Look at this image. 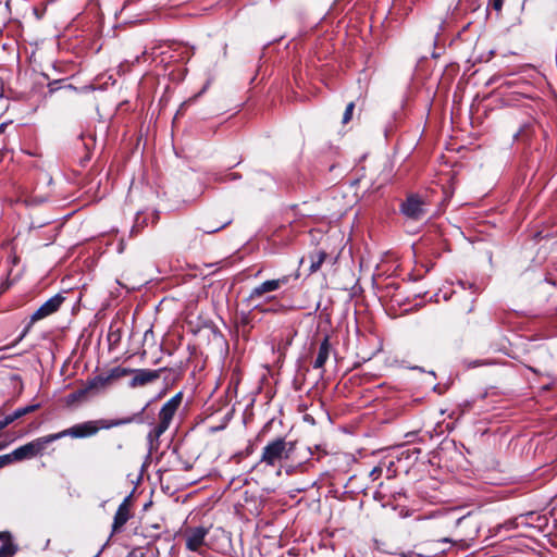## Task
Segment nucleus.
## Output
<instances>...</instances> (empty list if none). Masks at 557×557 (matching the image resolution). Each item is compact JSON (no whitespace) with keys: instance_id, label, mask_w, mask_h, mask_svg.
<instances>
[{"instance_id":"obj_11","label":"nucleus","mask_w":557,"mask_h":557,"mask_svg":"<svg viewBox=\"0 0 557 557\" xmlns=\"http://www.w3.org/2000/svg\"><path fill=\"white\" fill-rule=\"evenodd\" d=\"M39 408V405H29L24 408H20L15 410L12 414L7 416L3 420L0 421V431L7 428L10 423L13 421L24 417L25 414H28L30 412H34Z\"/></svg>"},{"instance_id":"obj_10","label":"nucleus","mask_w":557,"mask_h":557,"mask_svg":"<svg viewBox=\"0 0 557 557\" xmlns=\"http://www.w3.org/2000/svg\"><path fill=\"white\" fill-rule=\"evenodd\" d=\"M129 517V499L125 498L115 512L113 521V531H117L119 529H121L127 522Z\"/></svg>"},{"instance_id":"obj_6","label":"nucleus","mask_w":557,"mask_h":557,"mask_svg":"<svg viewBox=\"0 0 557 557\" xmlns=\"http://www.w3.org/2000/svg\"><path fill=\"white\" fill-rule=\"evenodd\" d=\"M404 214L412 220H420L426 213L424 201L418 196H410L401 206Z\"/></svg>"},{"instance_id":"obj_20","label":"nucleus","mask_w":557,"mask_h":557,"mask_svg":"<svg viewBox=\"0 0 557 557\" xmlns=\"http://www.w3.org/2000/svg\"><path fill=\"white\" fill-rule=\"evenodd\" d=\"M230 222H231V221H230V220H227V221H225L221 226L215 227V228H212V230H208L207 232H208V233L215 232V231H218V230H220V228L224 227L225 225H227Z\"/></svg>"},{"instance_id":"obj_21","label":"nucleus","mask_w":557,"mask_h":557,"mask_svg":"<svg viewBox=\"0 0 557 557\" xmlns=\"http://www.w3.org/2000/svg\"><path fill=\"white\" fill-rule=\"evenodd\" d=\"M28 329H29V326L24 331V333H23V334H21V336H20V338L17 339V342H18V341H21V339L24 337V335L26 334V332L28 331Z\"/></svg>"},{"instance_id":"obj_14","label":"nucleus","mask_w":557,"mask_h":557,"mask_svg":"<svg viewBox=\"0 0 557 557\" xmlns=\"http://www.w3.org/2000/svg\"><path fill=\"white\" fill-rule=\"evenodd\" d=\"M325 257H326V253L324 251H321V250L315 251V252H313V253H311L309 256V258H310V272L311 273L317 272L321 268L322 263L325 260Z\"/></svg>"},{"instance_id":"obj_17","label":"nucleus","mask_w":557,"mask_h":557,"mask_svg":"<svg viewBox=\"0 0 557 557\" xmlns=\"http://www.w3.org/2000/svg\"><path fill=\"white\" fill-rule=\"evenodd\" d=\"M354 109H355V103L354 102H349L346 107V110L344 112V115H343V124H347L351 117H352V113H354Z\"/></svg>"},{"instance_id":"obj_4","label":"nucleus","mask_w":557,"mask_h":557,"mask_svg":"<svg viewBox=\"0 0 557 557\" xmlns=\"http://www.w3.org/2000/svg\"><path fill=\"white\" fill-rule=\"evenodd\" d=\"M182 401L181 394L175 395L171 399H169L161 408L159 412V423L154 428L153 434L154 437H160L170 426L172 419L177 411Z\"/></svg>"},{"instance_id":"obj_7","label":"nucleus","mask_w":557,"mask_h":557,"mask_svg":"<svg viewBox=\"0 0 557 557\" xmlns=\"http://www.w3.org/2000/svg\"><path fill=\"white\" fill-rule=\"evenodd\" d=\"M64 298L55 295L42 304L30 317V325L57 312L62 305Z\"/></svg>"},{"instance_id":"obj_18","label":"nucleus","mask_w":557,"mask_h":557,"mask_svg":"<svg viewBox=\"0 0 557 557\" xmlns=\"http://www.w3.org/2000/svg\"><path fill=\"white\" fill-rule=\"evenodd\" d=\"M9 465H11V463H10V458L7 456V454L0 456V469L7 467Z\"/></svg>"},{"instance_id":"obj_23","label":"nucleus","mask_w":557,"mask_h":557,"mask_svg":"<svg viewBox=\"0 0 557 557\" xmlns=\"http://www.w3.org/2000/svg\"><path fill=\"white\" fill-rule=\"evenodd\" d=\"M2 537V534L0 533V539Z\"/></svg>"},{"instance_id":"obj_15","label":"nucleus","mask_w":557,"mask_h":557,"mask_svg":"<svg viewBox=\"0 0 557 557\" xmlns=\"http://www.w3.org/2000/svg\"><path fill=\"white\" fill-rule=\"evenodd\" d=\"M86 394H87V389L84 388V389H78L74 393H71L69 396H67V403L69 404H73V403H76V401H79L82 399H84L86 397Z\"/></svg>"},{"instance_id":"obj_2","label":"nucleus","mask_w":557,"mask_h":557,"mask_svg":"<svg viewBox=\"0 0 557 557\" xmlns=\"http://www.w3.org/2000/svg\"><path fill=\"white\" fill-rule=\"evenodd\" d=\"M54 441H57L54 437V433L37 437L32 442H28L25 445L17 447L10 454H7V456L10 458V463L32 459L34 457L42 455L44 451L47 449L48 445L53 443Z\"/></svg>"},{"instance_id":"obj_1","label":"nucleus","mask_w":557,"mask_h":557,"mask_svg":"<svg viewBox=\"0 0 557 557\" xmlns=\"http://www.w3.org/2000/svg\"><path fill=\"white\" fill-rule=\"evenodd\" d=\"M135 420V417H126L121 419H99L90 420L79 424H75L61 432L54 433L55 440L71 436L73 438H84L96 435L100 430H109L124 424H129Z\"/></svg>"},{"instance_id":"obj_22","label":"nucleus","mask_w":557,"mask_h":557,"mask_svg":"<svg viewBox=\"0 0 557 557\" xmlns=\"http://www.w3.org/2000/svg\"><path fill=\"white\" fill-rule=\"evenodd\" d=\"M5 447V444L0 443V450H2Z\"/></svg>"},{"instance_id":"obj_13","label":"nucleus","mask_w":557,"mask_h":557,"mask_svg":"<svg viewBox=\"0 0 557 557\" xmlns=\"http://www.w3.org/2000/svg\"><path fill=\"white\" fill-rule=\"evenodd\" d=\"M134 372V369L123 368V367H115L113 368L109 374L106 377H101L100 380L103 382V384H109L110 382L127 376Z\"/></svg>"},{"instance_id":"obj_9","label":"nucleus","mask_w":557,"mask_h":557,"mask_svg":"<svg viewBox=\"0 0 557 557\" xmlns=\"http://www.w3.org/2000/svg\"><path fill=\"white\" fill-rule=\"evenodd\" d=\"M129 386L135 388L145 386L160 377V370L138 369L134 370Z\"/></svg>"},{"instance_id":"obj_8","label":"nucleus","mask_w":557,"mask_h":557,"mask_svg":"<svg viewBox=\"0 0 557 557\" xmlns=\"http://www.w3.org/2000/svg\"><path fill=\"white\" fill-rule=\"evenodd\" d=\"M208 534V529L202 527L190 528L185 532V541L187 549L198 552L205 544V539Z\"/></svg>"},{"instance_id":"obj_16","label":"nucleus","mask_w":557,"mask_h":557,"mask_svg":"<svg viewBox=\"0 0 557 557\" xmlns=\"http://www.w3.org/2000/svg\"><path fill=\"white\" fill-rule=\"evenodd\" d=\"M15 550L14 545L7 542L0 547V557H11L15 554Z\"/></svg>"},{"instance_id":"obj_3","label":"nucleus","mask_w":557,"mask_h":557,"mask_svg":"<svg viewBox=\"0 0 557 557\" xmlns=\"http://www.w3.org/2000/svg\"><path fill=\"white\" fill-rule=\"evenodd\" d=\"M293 450L294 445L280 437L263 447L260 461L267 466L274 467L282 460L288 459Z\"/></svg>"},{"instance_id":"obj_5","label":"nucleus","mask_w":557,"mask_h":557,"mask_svg":"<svg viewBox=\"0 0 557 557\" xmlns=\"http://www.w3.org/2000/svg\"><path fill=\"white\" fill-rule=\"evenodd\" d=\"M287 283H288V276H283V277L276 278V280L265 281L262 284L256 286L250 292L249 300L251 302H257L255 305V308L259 309L261 312H263L265 310L261 308V304L258 302L259 299L262 298L264 296V294L277 290L278 288H281L283 285H285Z\"/></svg>"},{"instance_id":"obj_19","label":"nucleus","mask_w":557,"mask_h":557,"mask_svg":"<svg viewBox=\"0 0 557 557\" xmlns=\"http://www.w3.org/2000/svg\"><path fill=\"white\" fill-rule=\"evenodd\" d=\"M504 0H492V5L496 11H500Z\"/></svg>"},{"instance_id":"obj_12","label":"nucleus","mask_w":557,"mask_h":557,"mask_svg":"<svg viewBox=\"0 0 557 557\" xmlns=\"http://www.w3.org/2000/svg\"><path fill=\"white\" fill-rule=\"evenodd\" d=\"M329 355H330V342H329V337H325L319 347V352H318L317 359L314 361V368H317V369L322 368L325 364L326 360L329 359Z\"/></svg>"}]
</instances>
